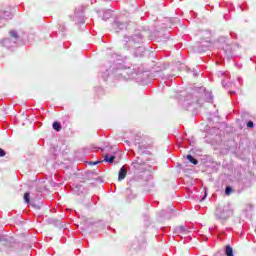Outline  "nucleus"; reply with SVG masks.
<instances>
[{
    "label": "nucleus",
    "instance_id": "obj_6",
    "mask_svg": "<svg viewBox=\"0 0 256 256\" xmlns=\"http://www.w3.org/2000/svg\"><path fill=\"white\" fill-rule=\"evenodd\" d=\"M116 157L115 156H110L109 154H104V161L106 163H113L115 161Z\"/></svg>",
    "mask_w": 256,
    "mask_h": 256
},
{
    "label": "nucleus",
    "instance_id": "obj_16",
    "mask_svg": "<svg viewBox=\"0 0 256 256\" xmlns=\"http://www.w3.org/2000/svg\"><path fill=\"white\" fill-rule=\"evenodd\" d=\"M140 179H141V176H138V177H136V178L134 179V181L139 182Z\"/></svg>",
    "mask_w": 256,
    "mask_h": 256
},
{
    "label": "nucleus",
    "instance_id": "obj_19",
    "mask_svg": "<svg viewBox=\"0 0 256 256\" xmlns=\"http://www.w3.org/2000/svg\"><path fill=\"white\" fill-rule=\"evenodd\" d=\"M0 241H1V238H0Z\"/></svg>",
    "mask_w": 256,
    "mask_h": 256
},
{
    "label": "nucleus",
    "instance_id": "obj_8",
    "mask_svg": "<svg viewBox=\"0 0 256 256\" xmlns=\"http://www.w3.org/2000/svg\"><path fill=\"white\" fill-rule=\"evenodd\" d=\"M186 158L188 159V161H190V163H192L193 165H197L199 163V161H197V159L193 158V156L191 154H188L186 156Z\"/></svg>",
    "mask_w": 256,
    "mask_h": 256
},
{
    "label": "nucleus",
    "instance_id": "obj_11",
    "mask_svg": "<svg viewBox=\"0 0 256 256\" xmlns=\"http://www.w3.org/2000/svg\"><path fill=\"white\" fill-rule=\"evenodd\" d=\"M233 193V188L231 186H227L225 189V195H231Z\"/></svg>",
    "mask_w": 256,
    "mask_h": 256
},
{
    "label": "nucleus",
    "instance_id": "obj_13",
    "mask_svg": "<svg viewBox=\"0 0 256 256\" xmlns=\"http://www.w3.org/2000/svg\"><path fill=\"white\" fill-rule=\"evenodd\" d=\"M247 127H248L249 129H253V128L255 127V124L253 123V121H249V122L247 123Z\"/></svg>",
    "mask_w": 256,
    "mask_h": 256
},
{
    "label": "nucleus",
    "instance_id": "obj_14",
    "mask_svg": "<svg viewBox=\"0 0 256 256\" xmlns=\"http://www.w3.org/2000/svg\"><path fill=\"white\" fill-rule=\"evenodd\" d=\"M0 157H5V150L0 148Z\"/></svg>",
    "mask_w": 256,
    "mask_h": 256
},
{
    "label": "nucleus",
    "instance_id": "obj_15",
    "mask_svg": "<svg viewBox=\"0 0 256 256\" xmlns=\"http://www.w3.org/2000/svg\"><path fill=\"white\" fill-rule=\"evenodd\" d=\"M205 197H207V191H205L204 197L201 199V201H205Z\"/></svg>",
    "mask_w": 256,
    "mask_h": 256
},
{
    "label": "nucleus",
    "instance_id": "obj_7",
    "mask_svg": "<svg viewBox=\"0 0 256 256\" xmlns=\"http://www.w3.org/2000/svg\"><path fill=\"white\" fill-rule=\"evenodd\" d=\"M225 254L226 256H235V254L233 253V248L230 245L226 246Z\"/></svg>",
    "mask_w": 256,
    "mask_h": 256
},
{
    "label": "nucleus",
    "instance_id": "obj_1",
    "mask_svg": "<svg viewBox=\"0 0 256 256\" xmlns=\"http://www.w3.org/2000/svg\"><path fill=\"white\" fill-rule=\"evenodd\" d=\"M194 97H196V103H198V105H201L203 101H211V99H213L211 92H207L205 88H200L198 91L194 92Z\"/></svg>",
    "mask_w": 256,
    "mask_h": 256
},
{
    "label": "nucleus",
    "instance_id": "obj_12",
    "mask_svg": "<svg viewBox=\"0 0 256 256\" xmlns=\"http://www.w3.org/2000/svg\"><path fill=\"white\" fill-rule=\"evenodd\" d=\"M10 36L13 37L14 39H17L19 37L15 30L10 31Z\"/></svg>",
    "mask_w": 256,
    "mask_h": 256
},
{
    "label": "nucleus",
    "instance_id": "obj_5",
    "mask_svg": "<svg viewBox=\"0 0 256 256\" xmlns=\"http://www.w3.org/2000/svg\"><path fill=\"white\" fill-rule=\"evenodd\" d=\"M136 195L133 193V190L131 188H128L126 190V199L127 201H133L135 199Z\"/></svg>",
    "mask_w": 256,
    "mask_h": 256
},
{
    "label": "nucleus",
    "instance_id": "obj_9",
    "mask_svg": "<svg viewBox=\"0 0 256 256\" xmlns=\"http://www.w3.org/2000/svg\"><path fill=\"white\" fill-rule=\"evenodd\" d=\"M24 201H25V203H27V205H29V203H31V194L29 192H26L24 194Z\"/></svg>",
    "mask_w": 256,
    "mask_h": 256
},
{
    "label": "nucleus",
    "instance_id": "obj_10",
    "mask_svg": "<svg viewBox=\"0 0 256 256\" xmlns=\"http://www.w3.org/2000/svg\"><path fill=\"white\" fill-rule=\"evenodd\" d=\"M53 129L55 131H61V123L60 122H54L53 125H52Z\"/></svg>",
    "mask_w": 256,
    "mask_h": 256
},
{
    "label": "nucleus",
    "instance_id": "obj_4",
    "mask_svg": "<svg viewBox=\"0 0 256 256\" xmlns=\"http://www.w3.org/2000/svg\"><path fill=\"white\" fill-rule=\"evenodd\" d=\"M174 233H176V235H179V233H189V231H187V228L185 226L180 225L175 227Z\"/></svg>",
    "mask_w": 256,
    "mask_h": 256
},
{
    "label": "nucleus",
    "instance_id": "obj_17",
    "mask_svg": "<svg viewBox=\"0 0 256 256\" xmlns=\"http://www.w3.org/2000/svg\"><path fill=\"white\" fill-rule=\"evenodd\" d=\"M97 163H99V162H91L90 164L91 165H97Z\"/></svg>",
    "mask_w": 256,
    "mask_h": 256
},
{
    "label": "nucleus",
    "instance_id": "obj_3",
    "mask_svg": "<svg viewBox=\"0 0 256 256\" xmlns=\"http://www.w3.org/2000/svg\"><path fill=\"white\" fill-rule=\"evenodd\" d=\"M127 177V168L122 166L118 172V181H123Z\"/></svg>",
    "mask_w": 256,
    "mask_h": 256
},
{
    "label": "nucleus",
    "instance_id": "obj_2",
    "mask_svg": "<svg viewBox=\"0 0 256 256\" xmlns=\"http://www.w3.org/2000/svg\"><path fill=\"white\" fill-rule=\"evenodd\" d=\"M233 215V210L229 207H224L220 212L216 214L217 219H223L224 221H227L229 217Z\"/></svg>",
    "mask_w": 256,
    "mask_h": 256
},
{
    "label": "nucleus",
    "instance_id": "obj_18",
    "mask_svg": "<svg viewBox=\"0 0 256 256\" xmlns=\"http://www.w3.org/2000/svg\"><path fill=\"white\" fill-rule=\"evenodd\" d=\"M132 165H134L135 168H137V163L133 162Z\"/></svg>",
    "mask_w": 256,
    "mask_h": 256
}]
</instances>
